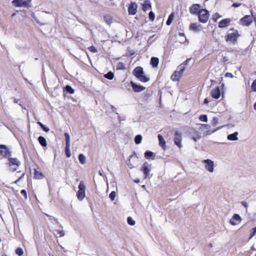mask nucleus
Masks as SVG:
<instances>
[{"label": "nucleus", "mask_w": 256, "mask_h": 256, "mask_svg": "<svg viewBox=\"0 0 256 256\" xmlns=\"http://www.w3.org/2000/svg\"><path fill=\"white\" fill-rule=\"evenodd\" d=\"M66 140L65 154L66 158H70L71 156L70 150V137L68 133L66 132L64 134Z\"/></svg>", "instance_id": "nucleus-9"}, {"label": "nucleus", "mask_w": 256, "mask_h": 256, "mask_svg": "<svg viewBox=\"0 0 256 256\" xmlns=\"http://www.w3.org/2000/svg\"><path fill=\"white\" fill-rule=\"evenodd\" d=\"M32 0H13L12 1V4L15 7H26L30 8L31 5Z\"/></svg>", "instance_id": "nucleus-4"}, {"label": "nucleus", "mask_w": 256, "mask_h": 256, "mask_svg": "<svg viewBox=\"0 0 256 256\" xmlns=\"http://www.w3.org/2000/svg\"><path fill=\"white\" fill-rule=\"evenodd\" d=\"M209 102V101L208 98H205L204 101V104H208Z\"/></svg>", "instance_id": "nucleus-55"}, {"label": "nucleus", "mask_w": 256, "mask_h": 256, "mask_svg": "<svg viewBox=\"0 0 256 256\" xmlns=\"http://www.w3.org/2000/svg\"><path fill=\"white\" fill-rule=\"evenodd\" d=\"M1 156L8 159L11 157V152L4 144H1Z\"/></svg>", "instance_id": "nucleus-13"}, {"label": "nucleus", "mask_w": 256, "mask_h": 256, "mask_svg": "<svg viewBox=\"0 0 256 256\" xmlns=\"http://www.w3.org/2000/svg\"><path fill=\"white\" fill-rule=\"evenodd\" d=\"M219 128H218L216 129H214V130H208L206 131V134H212L214 132L217 130H218Z\"/></svg>", "instance_id": "nucleus-47"}, {"label": "nucleus", "mask_w": 256, "mask_h": 256, "mask_svg": "<svg viewBox=\"0 0 256 256\" xmlns=\"http://www.w3.org/2000/svg\"><path fill=\"white\" fill-rule=\"evenodd\" d=\"M134 182L136 183H138L139 182V180H135Z\"/></svg>", "instance_id": "nucleus-60"}, {"label": "nucleus", "mask_w": 256, "mask_h": 256, "mask_svg": "<svg viewBox=\"0 0 256 256\" xmlns=\"http://www.w3.org/2000/svg\"><path fill=\"white\" fill-rule=\"evenodd\" d=\"M104 77L110 80H112L114 77V74L113 72H109L104 75Z\"/></svg>", "instance_id": "nucleus-36"}, {"label": "nucleus", "mask_w": 256, "mask_h": 256, "mask_svg": "<svg viewBox=\"0 0 256 256\" xmlns=\"http://www.w3.org/2000/svg\"><path fill=\"white\" fill-rule=\"evenodd\" d=\"M65 90L70 94H73L74 92V90L72 88L71 86L67 85L64 88Z\"/></svg>", "instance_id": "nucleus-32"}, {"label": "nucleus", "mask_w": 256, "mask_h": 256, "mask_svg": "<svg viewBox=\"0 0 256 256\" xmlns=\"http://www.w3.org/2000/svg\"><path fill=\"white\" fill-rule=\"evenodd\" d=\"M238 134V132H235L233 134H230L228 136V139L230 140H238L237 136Z\"/></svg>", "instance_id": "nucleus-29"}, {"label": "nucleus", "mask_w": 256, "mask_h": 256, "mask_svg": "<svg viewBox=\"0 0 256 256\" xmlns=\"http://www.w3.org/2000/svg\"><path fill=\"white\" fill-rule=\"evenodd\" d=\"M14 102L15 103H17V102H18V100H16V99H14Z\"/></svg>", "instance_id": "nucleus-59"}, {"label": "nucleus", "mask_w": 256, "mask_h": 256, "mask_svg": "<svg viewBox=\"0 0 256 256\" xmlns=\"http://www.w3.org/2000/svg\"><path fill=\"white\" fill-rule=\"evenodd\" d=\"M192 140H193L194 142H196V138L193 137V138H192Z\"/></svg>", "instance_id": "nucleus-58"}, {"label": "nucleus", "mask_w": 256, "mask_h": 256, "mask_svg": "<svg viewBox=\"0 0 256 256\" xmlns=\"http://www.w3.org/2000/svg\"><path fill=\"white\" fill-rule=\"evenodd\" d=\"M142 140V136L141 135L138 134L134 138V142L136 144H140Z\"/></svg>", "instance_id": "nucleus-35"}, {"label": "nucleus", "mask_w": 256, "mask_h": 256, "mask_svg": "<svg viewBox=\"0 0 256 256\" xmlns=\"http://www.w3.org/2000/svg\"><path fill=\"white\" fill-rule=\"evenodd\" d=\"M16 254L18 256H22L24 254V251L22 248L18 247L15 250Z\"/></svg>", "instance_id": "nucleus-37"}, {"label": "nucleus", "mask_w": 256, "mask_h": 256, "mask_svg": "<svg viewBox=\"0 0 256 256\" xmlns=\"http://www.w3.org/2000/svg\"><path fill=\"white\" fill-rule=\"evenodd\" d=\"M198 15V20L202 23H206L208 20L210 14L206 9L202 8Z\"/></svg>", "instance_id": "nucleus-5"}, {"label": "nucleus", "mask_w": 256, "mask_h": 256, "mask_svg": "<svg viewBox=\"0 0 256 256\" xmlns=\"http://www.w3.org/2000/svg\"><path fill=\"white\" fill-rule=\"evenodd\" d=\"M199 119L202 122H206L208 121L207 116L206 114L200 115L199 117Z\"/></svg>", "instance_id": "nucleus-40"}, {"label": "nucleus", "mask_w": 256, "mask_h": 256, "mask_svg": "<svg viewBox=\"0 0 256 256\" xmlns=\"http://www.w3.org/2000/svg\"><path fill=\"white\" fill-rule=\"evenodd\" d=\"M190 12L192 14H198L201 10L200 6L199 4H193L189 9Z\"/></svg>", "instance_id": "nucleus-17"}, {"label": "nucleus", "mask_w": 256, "mask_h": 256, "mask_svg": "<svg viewBox=\"0 0 256 256\" xmlns=\"http://www.w3.org/2000/svg\"><path fill=\"white\" fill-rule=\"evenodd\" d=\"M116 68L117 70H123L125 69V65L122 62H118L116 66Z\"/></svg>", "instance_id": "nucleus-31"}, {"label": "nucleus", "mask_w": 256, "mask_h": 256, "mask_svg": "<svg viewBox=\"0 0 256 256\" xmlns=\"http://www.w3.org/2000/svg\"><path fill=\"white\" fill-rule=\"evenodd\" d=\"M224 86V84H222V86L223 87Z\"/></svg>", "instance_id": "nucleus-61"}, {"label": "nucleus", "mask_w": 256, "mask_h": 256, "mask_svg": "<svg viewBox=\"0 0 256 256\" xmlns=\"http://www.w3.org/2000/svg\"><path fill=\"white\" fill-rule=\"evenodd\" d=\"M38 141L40 144L43 147H46L47 146V142L46 138L42 136H40L38 138Z\"/></svg>", "instance_id": "nucleus-25"}, {"label": "nucleus", "mask_w": 256, "mask_h": 256, "mask_svg": "<svg viewBox=\"0 0 256 256\" xmlns=\"http://www.w3.org/2000/svg\"><path fill=\"white\" fill-rule=\"evenodd\" d=\"M78 158L79 162L81 164H84L86 163V158L84 154H80L78 156Z\"/></svg>", "instance_id": "nucleus-30"}, {"label": "nucleus", "mask_w": 256, "mask_h": 256, "mask_svg": "<svg viewBox=\"0 0 256 256\" xmlns=\"http://www.w3.org/2000/svg\"><path fill=\"white\" fill-rule=\"evenodd\" d=\"M130 84L132 88V90L136 92H140L146 89L144 86L137 84L132 81L130 82Z\"/></svg>", "instance_id": "nucleus-15"}, {"label": "nucleus", "mask_w": 256, "mask_h": 256, "mask_svg": "<svg viewBox=\"0 0 256 256\" xmlns=\"http://www.w3.org/2000/svg\"><path fill=\"white\" fill-rule=\"evenodd\" d=\"M232 19L230 18H226L221 20L218 23V28H223L228 27L230 24Z\"/></svg>", "instance_id": "nucleus-16"}, {"label": "nucleus", "mask_w": 256, "mask_h": 256, "mask_svg": "<svg viewBox=\"0 0 256 256\" xmlns=\"http://www.w3.org/2000/svg\"><path fill=\"white\" fill-rule=\"evenodd\" d=\"M20 194L24 196V200H26L28 199L27 192L25 190H22L20 191Z\"/></svg>", "instance_id": "nucleus-42"}, {"label": "nucleus", "mask_w": 256, "mask_h": 256, "mask_svg": "<svg viewBox=\"0 0 256 256\" xmlns=\"http://www.w3.org/2000/svg\"><path fill=\"white\" fill-rule=\"evenodd\" d=\"M155 18V14L152 12H150L149 13V18L151 21H154Z\"/></svg>", "instance_id": "nucleus-44"}, {"label": "nucleus", "mask_w": 256, "mask_h": 256, "mask_svg": "<svg viewBox=\"0 0 256 256\" xmlns=\"http://www.w3.org/2000/svg\"><path fill=\"white\" fill-rule=\"evenodd\" d=\"M240 5H241V4H240V3L234 2L232 4V6L234 8H238V7L240 6Z\"/></svg>", "instance_id": "nucleus-51"}, {"label": "nucleus", "mask_w": 256, "mask_h": 256, "mask_svg": "<svg viewBox=\"0 0 256 256\" xmlns=\"http://www.w3.org/2000/svg\"><path fill=\"white\" fill-rule=\"evenodd\" d=\"M220 95V90L218 86H216L214 88L212 89L210 92V96L214 99L217 100L219 98Z\"/></svg>", "instance_id": "nucleus-18"}, {"label": "nucleus", "mask_w": 256, "mask_h": 256, "mask_svg": "<svg viewBox=\"0 0 256 256\" xmlns=\"http://www.w3.org/2000/svg\"><path fill=\"white\" fill-rule=\"evenodd\" d=\"M253 22L252 16L246 15L240 20V24L242 26H249Z\"/></svg>", "instance_id": "nucleus-10"}, {"label": "nucleus", "mask_w": 256, "mask_h": 256, "mask_svg": "<svg viewBox=\"0 0 256 256\" xmlns=\"http://www.w3.org/2000/svg\"><path fill=\"white\" fill-rule=\"evenodd\" d=\"M150 63L153 68H156L159 64V59L156 57H152Z\"/></svg>", "instance_id": "nucleus-23"}, {"label": "nucleus", "mask_w": 256, "mask_h": 256, "mask_svg": "<svg viewBox=\"0 0 256 256\" xmlns=\"http://www.w3.org/2000/svg\"><path fill=\"white\" fill-rule=\"evenodd\" d=\"M178 35L180 36H185L183 32H179Z\"/></svg>", "instance_id": "nucleus-56"}, {"label": "nucleus", "mask_w": 256, "mask_h": 256, "mask_svg": "<svg viewBox=\"0 0 256 256\" xmlns=\"http://www.w3.org/2000/svg\"><path fill=\"white\" fill-rule=\"evenodd\" d=\"M203 126H204L206 128H210V126L206 124H202Z\"/></svg>", "instance_id": "nucleus-53"}, {"label": "nucleus", "mask_w": 256, "mask_h": 256, "mask_svg": "<svg viewBox=\"0 0 256 256\" xmlns=\"http://www.w3.org/2000/svg\"><path fill=\"white\" fill-rule=\"evenodd\" d=\"M88 50L92 53H96L97 52L96 48L93 46L88 47Z\"/></svg>", "instance_id": "nucleus-43"}, {"label": "nucleus", "mask_w": 256, "mask_h": 256, "mask_svg": "<svg viewBox=\"0 0 256 256\" xmlns=\"http://www.w3.org/2000/svg\"><path fill=\"white\" fill-rule=\"evenodd\" d=\"M241 203H242V205L244 206L245 208H246L248 207V204L246 202H242Z\"/></svg>", "instance_id": "nucleus-52"}, {"label": "nucleus", "mask_w": 256, "mask_h": 256, "mask_svg": "<svg viewBox=\"0 0 256 256\" xmlns=\"http://www.w3.org/2000/svg\"><path fill=\"white\" fill-rule=\"evenodd\" d=\"M225 76L232 78L234 76L232 73L228 72L225 74Z\"/></svg>", "instance_id": "nucleus-48"}, {"label": "nucleus", "mask_w": 256, "mask_h": 256, "mask_svg": "<svg viewBox=\"0 0 256 256\" xmlns=\"http://www.w3.org/2000/svg\"><path fill=\"white\" fill-rule=\"evenodd\" d=\"M242 218L239 214H235L230 220V222L231 224L235 226L240 222Z\"/></svg>", "instance_id": "nucleus-19"}, {"label": "nucleus", "mask_w": 256, "mask_h": 256, "mask_svg": "<svg viewBox=\"0 0 256 256\" xmlns=\"http://www.w3.org/2000/svg\"><path fill=\"white\" fill-rule=\"evenodd\" d=\"M138 6L135 2H132L128 6V12L130 15L134 16L136 14Z\"/></svg>", "instance_id": "nucleus-14"}, {"label": "nucleus", "mask_w": 256, "mask_h": 256, "mask_svg": "<svg viewBox=\"0 0 256 256\" xmlns=\"http://www.w3.org/2000/svg\"><path fill=\"white\" fill-rule=\"evenodd\" d=\"M141 6L144 12H146L152 8V4L150 0H144V2L141 4Z\"/></svg>", "instance_id": "nucleus-20"}, {"label": "nucleus", "mask_w": 256, "mask_h": 256, "mask_svg": "<svg viewBox=\"0 0 256 256\" xmlns=\"http://www.w3.org/2000/svg\"><path fill=\"white\" fill-rule=\"evenodd\" d=\"M202 162L205 164L206 169L210 172H212L214 170V162L210 159L202 160Z\"/></svg>", "instance_id": "nucleus-12"}, {"label": "nucleus", "mask_w": 256, "mask_h": 256, "mask_svg": "<svg viewBox=\"0 0 256 256\" xmlns=\"http://www.w3.org/2000/svg\"><path fill=\"white\" fill-rule=\"evenodd\" d=\"M104 20L106 24H110L113 21L112 17L110 14H106L104 16Z\"/></svg>", "instance_id": "nucleus-26"}, {"label": "nucleus", "mask_w": 256, "mask_h": 256, "mask_svg": "<svg viewBox=\"0 0 256 256\" xmlns=\"http://www.w3.org/2000/svg\"><path fill=\"white\" fill-rule=\"evenodd\" d=\"M256 234V227L252 229V232L250 236H253Z\"/></svg>", "instance_id": "nucleus-50"}, {"label": "nucleus", "mask_w": 256, "mask_h": 256, "mask_svg": "<svg viewBox=\"0 0 256 256\" xmlns=\"http://www.w3.org/2000/svg\"><path fill=\"white\" fill-rule=\"evenodd\" d=\"M34 178L35 179L42 180L44 177V176L40 172V168H38L34 169Z\"/></svg>", "instance_id": "nucleus-21"}, {"label": "nucleus", "mask_w": 256, "mask_h": 256, "mask_svg": "<svg viewBox=\"0 0 256 256\" xmlns=\"http://www.w3.org/2000/svg\"><path fill=\"white\" fill-rule=\"evenodd\" d=\"M212 122L213 126H214L216 125L218 123V118L216 117H214L212 120Z\"/></svg>", "instance_id": "nucleus-46"}, {"label": "nucleus", "mask_w": 256, "mask_h": 256, "mask_svg": "<svg viewBox=\"0 0 256 256\" xmlns=\"http://www.w3.org/2000/svg\"><path fill=\"white\" fill-rule=\"evenodd\" d=\"M37 124L41 127L44 131L45 132H48L50 131V128L48 127H46L44 124H43L41 122H38Z\"/></svg>", "instance_id": "nucleus-34"}, {"label": "nucleus", "mask_w": 256, "mask_h": 256, "mask_svg": "<svg viewBox=\"0 0 256 256\" xmlns=\"http://www.w3.org/2000/svg\"><path fill=\"white\" fill-rule=\"evenodd\" d=\"M152 169L151 164H148V162H144L140 170L144 173V178H146L148 177Z\"/></svg>", "instance_id": "nucleus-7"}, {"label": "nucleus", "mask_w": 256, "mask_h": 256, "mask_svg": "<svg viewBox=\"0 0 256 256\" xmlns=\"http://www.w3.org/2000/svg\"><path fill=\"white\" fill-rule=\"evenodd\" d=\"M192 60V58H188L185 61H184L182 64H180L178 66H182V68L184 67V70L186 69V66L188 62Z\"/></svg>", "instance_id": "nucleus-38"}, {"label": "nucleus", "mask_w": 256, "mask_h": 256, "mask_svg": "<svg viewBox=\"0 0 256 256\" xmlns=\"http://www.w3.org/2000/svg\"><path fill=\"white\" fill-rule=\"evenodd\" d=\"M255 256H256V254H255Z\"/></svg>", "instance_id": "nucleus-62"}, {"label": "nucleus", "mask_w": 256, "mask_h": 256, "mask_svg": "<svg viewBox=\"0 0 256 256\" xmlns=\"http://www.w3.org/2000/svg\"><path fill=\"white\" fill-rule=\"evenodd\" d=\"M115 197H116L115 192H114V191L112 192L109 195V198H110V199L112 200H114L115 198Z\"/></svg>", "instance_id": "nucleus-45"}, {"label": "nucleus", "mask_w": 256, "mask_h": 256, "mask_svg": "<svg viewBox=\"0 0 256 256\" xmlns=\"http://www.w3.org/2000/svg\"><path fill=\"white\" fill-rule=\"evenodd\" d=\"M174 16H175V14H174V12H172L170 14V15L168 16V18L166 22V25L170 26L172 22V21L174 20Z\"/></svg>", "instance_id": "nucleus-28"}, {"label": "nucleus", "mask_w": 256, "mask_h": 256, "mask_svg": "<svg viewBox=\"0 0 256 256\" xmlns=\"http://www.w3.org/2000/svg\"><path fill=\"white\" fill-rule=\"evenodd\" d=\"M254 109L256 110V102L254 104Z\"/></svg>", "instance_id": "nucleus-57"}, {"label": "nucleus", "mask_w": 256, "mask_h": 256, "mask_svg": "<svg viewBox=\"0 0 256 256\" xmlns=\"http://www.w3.org/2000/svg\"><path fill=\"white\" fill-rule=\"evenodd\" d=\"M240 36V34L238 30L234 28H231L228 30L224 36V38L226 42L234 44L237 42Z\"/></svg>", "instance_id": "nucleus-1"}, {"label": "nucleus", "mask_w": 256, "mask_h": 256, "mask_svg": "<svg viewBox=\"0 0 256 256\" xmlns=\"http://www.w3.org/2000/svg\"><path fill=\"white\" fill-rule=\"evenodd\" d=\"M144 157L146 159L152 158V160L154 159V155L153 152L147 150L144 152Z\"/></svg>", "instance_id": "nucleus-27"}, {"label": "nucleus", "mask_w": 256, "mask_h": 256, "mask_svg": "<svg viewBox=\"0 0 256 256\" xmlns=\"http://www.w3.org/2000/svg\"><path fill=\"white\" fill-rule=\"evenodd\" d=\"M251 89L252 92H256V80H254L251 85Z\"/></svg>", "instance_id": "nucleus-41"}, {"label": "nucleus", "mask_w": 256, "mask_h": 256, "mask_svg": "<svg viewBox=\"0 0 256 256\" xmlns=\"http://www.w3.org/2000/svg\"><path fill=\"white\" fill-rule=\"evenodd\" d=\"M222 17L218 13L216 12L212 14V20L214 22H216L218 18Z\"/></svg>", "instance_id": "nucleus-33"}, {"label": "nucleus", "mask_w": 256, "mask_h": 256, "mask_svg": "<svg viewBox=\"0 0 256 256\" xmlns=\"http://www.w3.org/2000/svg\"><path fill=\"white\" fill-rule=\"evenodd\" d=\"M128 223L130 226H134L135 224V221L130 217L128 216L127 218Z\"/></svg>", "instance_id": "nucleus-39"}, {"label": "nucleus", "mask_w": 256, "mask_h": 256, "mask_svg": "<svg viewBox=\"0 0 256 256\" xmlns=\"http://www.w3.org/2000/svg\"><path fill=\"white\" fill-rule=\"evenodd\" d=\"M58 234H59V236L60 237H62V236H63L64 235V232L63 230H58Z\"/></svg>", "instance_id": "nucleus-49"}, {"label": "nucleus", "mask_w": 256, "mask_h": 256, "mask_svg": "<svg viewBox=\"0 0 256 256\" xmlns=\"http://www.w3.org/2000/svg\"><path fill=\"white\" fill-rule=\"evenodd\" d=\"M184 72V67L178 66L177 70L174 71V72L171 76V79L173 81H178L180 78L181 76Z\"/></svg>", "instance_id": "nucleus-8"}, {"label": "nucleus", "mask_w": 256, "mask_h": 256, "mask_svg": "<svg viewBox=\"0 0 256 256\" xmlns=\"http://www.w3.org/2000/svg\"><path fill=\"white\" fill-rule=\"evenodd\" d=\"M201 29L200 25H198L196 23H192L190 25V30L194 31H200Z\"/></svg>", "instance_id": "nucleus-24"}, {"label": "nucleus", "mask_w": 256, "mask_h": 256, "mask_svg": "<svg viewBox=\"0 0 256 256\" xmlns=\"http://www.w3.org/2000/svg\"><path fill=\"white\" fill-rule=\"evenodd\" d=\"M24 173L22 174V176L15 181V183H17L20 180V179L24 176Z\"/></svg>", "instance_id": "nucleus-54"}, {"label": "nucleus", "mask_w": 256, "mask_h": 256, "mask_svg": "<svg viewBox=\"0 0 256 256\" xmlns=\"http://www.w3.org/2000/svg\"><path fill=\"white\" fill-rule=\"evenodd\" d=\"M78 190L76 192V196L78 198L82 200L85 197V190H86V186L83 181H80L78 186Z\"/></svg>", "instance_id": "nucleus-6"}, {"label": "nucleus", "mask_w": 256, "mask_h": 256, "mask_svg": "<svg viewBox=\"0 0 256 256\" xmlns=\"http://www.w3.org/2000/svg\"><path fill=\"white\" fill-rule=\"evenodd\" d=\"M182 134L176 131L174 132V144L178 146V148H182Z\"/></svg>", "instance_id": "nucleus-11"}, {"label": "nucleus", "mask_w": 256, "mask_h": 256, "mask_svg": "<svg viewBox=\"0 0 256 256\" xmlns=\"http://www.w3.org/2000/svg\"><path fill=\"white\" fill-rule=\"evenodd\" d=\"M21 164L20 162L16 158H10L8 159L6 165L9 170L12 172L16 171Z\"/></svg>", "instance_id": "nucleus-3"}, {"label": "nucleus", "mask_w": 256, "mask_h": 256, "mask_svg": "<svg viewBox=\"0 0 256 256\" xmlns=\"http://www.w3.org/2000/svg\"><path fill=\"white\" fill-rule=\"evenodd\" d=\"M132 74L141 82H146L150 80V78L144 74L143 68L141 66H136Z\"/></svg>", "instance_id": "nucleus-2"}, {"label": "nucleus", "mask_w": 256, "mask_h": 256, "mask_svg": "<svg viewBox=\"0 0 256 256\" xmlns=\"http://www.w3.org/2000/svg\"><path fill=\"white\" fill-rule=\"evenodd\" d=\"M158 142H159V145L162 148L163 150H166V141L164 139V138L163 136L159 134L158 136Z\"/></svg>", "instance_id": "nucleus-22"}]
</instances>
